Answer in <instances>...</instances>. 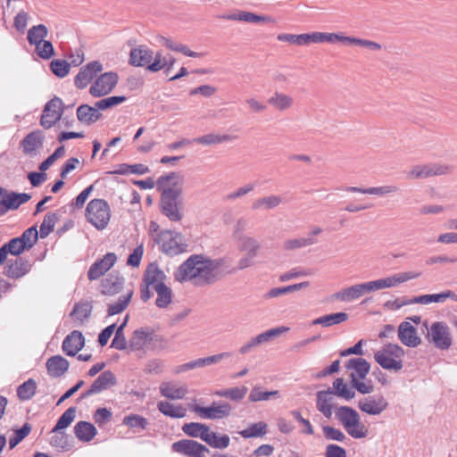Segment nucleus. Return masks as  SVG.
I'll return each mask as SVG.
<instances>
[{
	"mask_svg": "<svg viewBox=\"0 0 457 457\" xmlns=\"http://www.w3.org/2000/svg\"><path fill=\"white\" fill-rule=\"evenodd\" d=\"M224 258L212 259L204 254H192L174 272V278L180 283L191 281L195 286L211 285L228 274L229 270Z\"/></svg>",
	"mask_w": 457,
	"mask_h": 457,
	"instance_id": "obj_1",
	"label": "nucleus"
},
{
	"mask_svg": "<svg viewBox=\"0 0 457 457\" xmlns=\"http://www.w3.org/2000/svg\"><path fill=\"white\" fill-rule=\"evenodd\" d=\"M178 178L176 172H170L158 178L156 186L161 192L160 210L162 214L167 217L170 221H180L184 216V205L182 198V187H166V184Z\"/></svg>",
	"mask_w": 457,
	"mask_h": 457,
	"instance_id": "obj_2",
	"label": "nucleus"
},
{
	"mask_svg": "<svg viewBox=\"0 0 457 457\" xmlns=\"http://www.w3.org/2000/svg\"><path fill=\"white\" fill-rule=\"evenodd\" d=\"M345 369L350 371V384L353 389L361 395L371 394L374 386L370 379H366L370 370V362L362 357H353L345 362Z\"/></svg>",
	"mask_w": 457,
	"mask_h": 457,
	"instance_id": "obj_3",
	"label": "nucleus"
},
{
	"mask_svg": "<svg viewBox=\"0 0 457 457\" xmlns=\"http://www.w3.org/2000/svg\"><path fill=\"white\" fill-rule=\"evenodd\" d=\"M404 350L397 344H386L374 353L376 362L385 370L398 371L403 369Z\"/></svg>",
	"mask_w": 457,
	"mask_h": 457,
	"instance_id": "obj_4",
	"label": "nucleus"
},
{
	"mask_svg": "<svg viewBox=\"0 0 457 457\" xmlns=\"http://www.w3.org/2000/svg\"><path fill=\"white\" fill-rule=\"evenodd\" d=\"M85 217L97 230L104 229L111 219L109 204L104 199H92L87 205Z\"/></svg>",
	"mask_w": 457,
	"mask_h": 457,
	"instance_id": "obj_5",
	"label": "nucleus"
},
{
	"mask_svg": "<svg viewBox=\"0 0 457 457\" xmlns=\"http://www.w3.org/2000/svg\"><path fill=\"white\" fill-rule=\"evenodd\" d=\"M336 396L343 397V378H337L333 383V387L317 392V409L326 418L332 415Z\"/></svg>",
	"mask_w": 457,
	"mask_h": 457,
	"instance_id": "obj_6",
	"label": "nucleus"
},
{
	"mask_svg": "<svg viewBox=\"0 0 457 457\" xmlns=\"http://www.w3.org/2000/svg\"><path fill=\"white\" fill-rule=\"evenodd\" d=\"M181 234L172 230H163L156 235L154 241L160 245L163 253L168 256H175L186 251L187 245L179 241Z\"/></svg>",
	"mask_w": 457,
	"mask_h": 457,
	"instance_id": "obj_7",
	"label": "nucleus"
},
{
	"mask_svg": "<svg viewBox=\"0 0 457 457\" xmlns=\"http://www.w3.org/2000/svg\"><path fill=\"white\" fill-rule=\"evenodd\" d=\"M429 342L439 350H448L452 344L453 338L448 325L443 321L434 322L427 335Z\"/></svg>",
	"mask_w": 457,
	"mask_h": 457,
	"instance_id": "obj_8",
	"label": "nucleus"
},
{
	"mask_svg": "<svg viewBox=\"0 0 457 457\" xmlns=\"http://www.w3.org/2000/svg\"><path fill=\"white\" fill-rule=\"evenodd\" d=\"M345 430L353 438L361 439L368 436V427L361 421L359 412L348 406H345Z\"/></svg>",
	"mask_w": 457,
	"mask_h": 457,
	"instance_id": "obj_9",
	"label": "nucleus"
},
{
	"mask_svg": "<svg viewBox=\"0 0 457 457\" xmlns=\"http://www.w3.org/2000/svg\"><path fill=\"white\" fill-rule=\"evenodd\" d=\"M63 109L64 106L61 98L57 96L52 98L44 106L40 118V125L46 129L52 128L62 119Z\"/></svg>",
	"mask_w": 457,
	"mask_h": 457,
	"instance_id": "obj_10",
	"label": "nucleus"
},
{
	"mask_svg": "<svg viewBox=\"0 0 457 457\" xmlns=\"http://www.w3.org/2000/svg\"><path fill=\"white\" fill-rule=\"evenodd\" d=\"M171 451L185 457H206L210 453L208 447L192 439H181L174 442L171 445Z\"/></svg>",
	"mask_w": 457,
	"mask_h": 457,
	"instance_id": "obj_11",
	"label": "nucleus"
},
{
	"mask_svg": "<svg viewBox=\"0 0 457 457\" xmlns=\"http://www.w3.org/2000/svg\"><path fill=\"white\" fill-rule=\"evenodd\" d=\"M30 198L29 194L9 192L0 187V216L5 214L9 210L18 209L22 204L29 201Z\"/></svg>",
	"mask_w": 457,
	"mask_h": 457,
	"instance_id": "obj_12",
	"label": "nucleus"
},
{
	"mask_svg": "<svg viewBox=\"0 0 457 457\" xmlns=\"http://www.w3.org/2000/svg\"><path fill=\"white\" fill-rule=\"evenodd\" d=\"M452 167L447 164L441 163H428L425 165H415L409 171L407 178L420 179H427L433 176H440L447 174L451 171Z\"/></svg>",
	"mask_w": 457,
	"mask_h": 457,
	"instance_id": "obj_13",
	"label": "nucleus"
},
{
	"mask_svg": "<svg viewBox=\"0 0 457 457\" xmlns=\"http://www.w3.org/2000/svg\"><path fill=\"white\" fill-rule=\"evenodd\" d=\"M118 74L113 71L104 72L100 75L89 88V93L94 97H101L112 91L118 83Z\"/></svg>",
	"mask_w": 457,
	"mask_h": 457,
	"instance_id": "obj_14",
	"label": "nucleus"
},
{
	"mask_svg": "<svg viewBox=\"0 0 457 457\" xmlns=\"http://www.w3.org/2000/svg\"><path fill=\"white\" fill-rule=\"evenodd\" d=\"M117 384V378L112 371L104 370L91 384L88 389L80 394V399H86L93 395L99 394Z\"/></svg>",
	"mask_w": 457,
	"mask_h": 457,
	"instance_id": "obj_15",
	"label": "nucleus"
},
{
	"mask_svg": "<svg viewBox=\"0 0 457 457\" xmlns=\"http://www.w3.org/2000/svg\"><path fill=\"white\" fill-rule=\"evenodd\" d=\"M232 407L226 402H213L211 406L203 407L195 405L194 411L201 418L210 420H219L229 416Z\"/></svg>",
	"mask_w": 457,
	"mask_h": 457,
	"instance_id": "obj_16",
	"label": "nucleus"
},
{
	"mask_svg": "<svg viewBox=\"0 0 457 457\" xmlns=\"http://www.w3.org/2000/svg\"><path fill=\"white\" fill-rule=\"evenodd\" d=\"M387 407L388 402L382 395H368L358 401V408L369 415H379Z\"/></svg>",
	"mask_w": 457,
	"mask_h": 457,
	"instance_id": "obj_17",
	"label": "nucleus"
},
{
	"mask_svg": "<svg viewBox=\"0 0 457 457\" xmlns=\"http://www.w3.org/2000/svg\"><path fill=\"white\" fill-rule=\"evenodd\" d=\"M102 70L103 65L100 62L93 61L88 62L86 66L82 67L76 75L74 79L75 86L79 89L86 88Z\"/></svg>",
	"mask_w": 457,
	"mask_h": 457,
	"instance_id": "obj_18",
	"label": "nucleus"
},
{
	"mask_svg": "<svg viewBox=\"0 0 457 457\" xmlns=\"http://www.w3.org/2000/svg\"><path fill=\"white\" fill-rule=\"evenodd\" d=\"M117 256L114 253H107L103 258L96 261L87 271L89 280H96L107 272L116 262Z\"/></svg>",
	"mask_w": 457,
	"mask_h": 457,
	"instance_id": "obj_19",
	"label": "nucleus"
},
{
	"mask_svg": "<svg viewBox=\"0 0 457 457\" xmlns=\"http://www.w3.org/2000/svg\"><path fill=\"white\" fill-rule=\"evenodd\" d=\"M153 58L154 51L145 45H139L130 50L129 63L134 67H145L147 70Z\"/></svg>",
	"mask_w": 457,
	"mask_h": 457,
	"instance_id": "obj_20",
	"label": "nucleus"
},
{
	"mask_svg": "<svg viewBox=\"0 0 457 457\" xmlns=\"http://www.w3.org/2000/svg\"><path fill=\"white\" fill-rule=\"evenodd\" d=\"M32 268L31 262L23 258L17 257L15 260L9 261L4 268V274L12 279H19L28 274Z\"/></svg>",
	"mask_w": 457,
	"mask_h": 457,
	"instance_id": "obj_21",
	"label": "nucleus"
},
{
	"mask_svg": "<svg viewBox=\"0 0 457 457\" xmlns=\"http://www.w3.org/2000/svg\"><path fill=\"white\" fill-rule=\"evenodd\" d=\"M85 345V338L79 330H73L65 337L62 341V349L68 356H75Z\"/></svg>",
	"mask_w": 457,
	"mask_h": 457,
	"instance_id": "obj_22",
	"label": "nucleus"
},
{
	"mask_svg": "<svg viewBox=\"0 0 457 457\" xmlns=\"http://www.w3.org/2000/svg\"><path fill=\"white\" fill-rule=\"evenodd\" d=\"M399 340L408 347L418 346L421 340L417 335V329L408 321H403L398 327Z\"/></svg>",
	"mask_w": 457,
	"mask_h": 457,
	"instance_id": "obj_23",
	"label": "nucleus"
},
{
	"mask_svg": "<svg viewBox=\"0 0 457 457\" xmlns=\"http://www.w3.org/2000/svg\"><path fill=\"white\" fill-rule=\"evenodd\" d=\"M220 18L227 21H244L247 23L270 22L273 21L270 16L258 15L246 11H237L233 13L222 14Z\"/></svg>",
	"mask_w": 457,
	"mask_h": 457,
	"instance_id": "obj_24",
	"label": "nucleus"
},
{
	"mask_svg": "<svg viewBox=\"0 0 457 457\" xmlns=\"http://www.w3.org/2000/svg\"><path fill=\"white\" fill-rule=\"evenodd\" d=\"M77 119L79 122L85 125H91L102 118V113L99 112L98 108L90 106L88 104H81L77 108Z\"/></svg>",
	"mask_w": 457,
	"mask_h": 457,
	"instance_id": "obj_25",
	"label": "nucleus"
},
{
	"mask_svg": "<svg viewBox=\"0 0 457 457\" xmlns=\"http://www.w3.org/2000/svg\"><path fill=\"white\" fill-rule=\"evenodd\" d=\"M44 134L41 130H34L29 133L21 142V147L24 154H31L43 145Z\"/></svg>",
	"mask_w": 457,
	"mask_h": 457,
	"instance_id": "obj_26",
	"label": "nucleus"
},
{
	"mask_svg": "<svg viewBox=\"0 0 457 457\" xmlns=\"http://www.w3.org/2000/svg\"><path fill=\"white\" fill-rule=\"evenodd\" d=\"M92 304L89 302L76 303L70 316L73 319L75 326L83 325L90 317Z\"/></svg>",
	"mask_w": 457,
	"mask_h": 457,
	"instance_id": "obj_27",
	"label": "nucleus"
},
{
	"mask_svg": "<svg viewBox=\"0 0 457 457\" xmlns=\"http://www.w3.org/2000/svg\"><path fill=\"white\" fill-rule=\"evenodd\" d=\"M47 372L51 377L62 376L69 369V361L61 355L50 357L46 361Z\"/></svg>",
	"mask_w": 457,
	"mask_h": 457,
	"instance_id": "obj_28",
	"label": "nucleus"
},
{
	"mask_svg": "<svg viewBox=\"0 0 457 457\" xmlns=\"http://www.w3.org/2000/svg\"><path fill=\"white\" fill-rule=\"evenodd\" d=\"M157 41L162 46H165L166 48H168L171 51H174V52L182 53L186 56L195 57V58L203 56L202 53L194 52V51L190 50L186 45L178 43L170 37H166L163 36H158Z\"/></svg>",
	"mask_w": 457,
	"mask_h": 457,
	"instance_id": "obj_29",
	"label": "nucleus"
},
{
	"mask_svg": "<svg viewBox=\"0 0 457 457\" xmlns=\"http://www.w3.org/2000/svg\"><path fill=\"white\" fill-rule=\"evenodd\" d=\"M123 284L122 277L110 274L101 282V293L105 295H116L122 289Z\"/></svg>",
	"mask_w": 457,
	"mask_h": 457,
	"instance_id": "obj_30",
	"label": "nucleus"
},
{
	"mask_svg": "<svg viewBox=\"0 0 457 457\" xmlns=\"http://www.w3.org/2000/svg\"><path fill=\"white\" fill-rule=\"evenodd\" d=\"M166 275L156 263H150L143 275V282L147 286H155L156 284L164 283Z\"/></svg>",
	"mask_w": 457,
	"mask_h": 457,
	"instance_id": "obj_31",
	"label": "nucleus"
},
{
	"mask_svg": "<svg viewBox=\"0 0 457 457\" xmlns=\"http://www.w3.org/2000/svg\"><path fill=\"white\" fill-rule=\"evenodd\" d=\"M150 329V328H140L133 332L129 341V346L131 351L141 350L145 346H147Z\"/></svg>",
	"mask_w": 457,
	"mask_h": 457,
	"instance_id": "obj_32",
	"label": "nucleus"
},
{
	"mask_svg": "<svg viewBox=\"0 0 457 457\" xmlns=\"http://www.w3.org/2000/svg\"><path fill=\"white\" fill-rule=\"evenodd\" d=\"M160 393L168 399L179 400L185 397L187 388L185 386H179L170 382H163L160 386Z\"/></svg>",
	"mask_w": 457,
	"mask_h": 457,
	"instance_id": "obj_33",
	"label": "nucleus"
},
{
	"mask_svg": "<svg viewBox=\"0 0 457 457\" xmlns=\"http://www.w3.org/2000/svg\"><path fill=\"white\" fill-rule=\"evenodd\" d=\"M74 434L81 442L91 441L97 434L96 427L87 421H79L74 427Z\"/></svg>",
	"mask_w": 457,
	"mask_h": 457,
	"instance_id": "obj_34",
	"label": "nucleus"
},
{
	"mask_svg": "<svg viewBox=\"0 0 457 457\" xmlns=\"http://www.w3.org/2000/svg\"><path fill=\"white\" fill-rule=\"evenodd\" d=\"M347 192H353V193H361V194H369V195H376L384 196L386 195L395 193L398 190L397 187L393 185H386L382 187H348L345 188Z\"/></svg>",
	"mask_w": 457,
	"mask_h": 457,
	"instance_id": "obj_35",
	"label": "nucleus"
},
{
	"mask_svg": "<svg viewBox=\"0 0 457 457\" xmlns=\"http://www.w3.org/2000/svg\"><path fill=\"white\" fill-rule=\"evenodd\" d=\"M236 138L235 136H231L228 134H214L209 133L204 136L193 138L194 143L203 145H219L225 142L232 141Z\"/></svg>",
	"mask_w": 457,
	"mask_h": 457,
	"instance_id": "obj_36",
	"label": "nucleus"
},
{
	"mask_svg": "<svg viewBox=\"0 0 457 457\" xmlns=\"http://www.w3.org/2000/svg\"><path fill=\"white\" fill-rule=\"evenodd\" d=\"M293 103L294 100L290 96L278 91L268 99V104L279 112L291 108Z\"/></svg>",
	"mask_w": 457,
	"mask_h": 457,
	"instance_id": "obj_37",
	"label": "nucleus"
},
{
	"mask_svg": "<svg viewBox=\"0 0 457 457\" xmlns=\"http://www.w3.org/2000/svg\"><path fill=\"white\" fill-rule=\"evenodd\" d=\"M182 431L191 437H197L204 441L205 436L208 435L210 428L203 423L190 422L185 423Z\"/></svg>",
	"mask_w": 457,
	"mask_h": 457,
	"instance_id": "obj_38",
	"label": "nucleus"
},
{
	"mask_svg": "<svg viewBox=\"0 0 457 457\" xmlns=\"http://www.w3.org/2000/svg\"><path fill=\"white\" fill-rule=\"evenodd\" d=\"M154 290L157 294L155 304L159 308H166L172 301V291L165 283L156 284Z\"/></svg>",
	"mask_w": 457,
	"mask_h": 457,
	"instance_id": "obj_39",
	"label": "nucleus"
},
{
	"mask_svg": "<svg viewBox=\"0 0 457 457\" xmlns=\"http://www.w3.org/2000/svg\"><path fill=\"white\" fill-rule=\"evenodd\" d=\"M283 203V199L279 195H270L256 199L253 204V210H271L277 208Z\"/></svg>",
	"mask_w": 457,
	"mask_h": 457,
	"instance_id": "obj_40",
	"label": "nucleus"
},
{
	"mask_svg": "<svg viewBox=\"0 0 457 457\" xmlns=\"http://www.w3.org/2000/svg\"><path fill=\"white\" fill-rule=\"evenodd\" d=\"M238 241L240 243L238 246L239 251L246 252L250 257H256L258 255L261 245L257 239L249 236H240L238 237Z\"/></svg>",
	"mask_w": 457,
	"mask_h": 457,
	"instance_id": "obj_41",
	"label": "nucleus"
},
{
	"mask_svg": "<svg viewBox=\"0 0 457 457\" xmlns=\"http://www.w3.org/2000/svg\"><path fill=\"white\" fill-rule=\"evenodd\" d=\"M157 407L163 415L174 419L184 418L187 414V410L182 405L175 406L169 402L161 401Z\"/></svg>",
	"mask_w": 457,
	"mask_h": 457,
	"instance_id": "obj_42",
	"label": "nucleus"
},
{
	"mask_svg": "<svg viewBox=\"0 0 457 457\" xmlns=\"http://www.w3.org/2000/svg\"><path fill=\"white\" fill-rule=\"evenodd\" d=\"M248 388L245 386H235L227 389H220L214 392V395L228 398L231 401L238 402L245 398Z\"/></svg>",
	"mask_w": 457,
	"mask_h": 457,
	"instance_id": "obj_43",
	"label": "nucleus"
},
{
	"mask_svg": "<svg viewBox=\"0 0 457 457\" xmlns=\"http://www.w3.org/2000/svg\"><path fill=\"white\" fill-rule=\"evenodd\" d=\"M48 35V29L44 24L32 26L28 31V41L31 46L40 45Z\"/></svg>",
	"mask_w": 457,
	"mask_h": 457,
	"instance_id": "obj_44",
	"label": "nucleus"
},
{
	"mask_svg": "<svg viewBox=\"0 0 457 457\" xmlns=\"http://www.w3.org/2000/svg\"><path fill=\"white\" fill-rule=\"evenodd\" d=\"M204 442L212 448L225 449L229 445L230 438L228 435H219L216 432L209 431L205 436Z\"/></svg>",
	"mask_w": 457,
	"mask_h": 457,
	"instance_id": "obj_45",
	"label": "nucleus"
},
{
	"mask_svg": "<svg viewBox=\"0 0 457 457\" xmlns=\"http://www.w3.org/2000/svg\"><path fill=\"white\" fill-rule=\"evenodd\" d=\"M239 434L244 438L262 437L267 434V424L263 421L252 423Z\"/></svg>",
	"mask_w": 457,
	"mask_h": 457,
	"instance_id": "obj_46",
	"label": "nucleus"
},
{
	"mask_svg": "<svg viewBox=\"0 0 457 457\" xmlns=\"http://www.w3.org/2000/svg\"><path fill=\"white\" fill-rule=\"evenodd\" d=\"M76 411L77 408L75 406L68 408L58 419L51 432H59L68 428L75 420Z\"/></svg>",
	"mask_w": 457,
	"mask_h": 457,
	"instance_id": "obj_47",
	"label": "nucleus"
},
{
	"mask_svg": "<svg viewBox=\"0 0 457 457\" xmlns=\"http://www.w3.org/2000/svg\"><path fill=\"white\" fill-rule=\"evenodd\" d=\"M37 392V383L33 378H29L17 387V396L21 401L30 400Z\"/></svg>",
	"mask_w": 457,
	"mask_h": 457,
	"instance_id": "obj_48",
	"label": "nucleus"
},
{
	"mask_svg": "<svg viewBox=\"0 0 457 457\" xmlns=\"http://www.w3.org/2000/svg\"><path fill=\"white\" fill-rule=\"evenodd\" d=\"M421 275L420 272H415V271H406V272H401L395 274L393 276H389L385 278V280L386 281V287H394L397 285L406 282L410 279L417 278Z\"/></svg>",
	"mask_w": 457,
	"mask_h": 457,
	"instance_id": "obj_49",
	"label": "nucleus"
},
{
	"mask_svg": "<svg viewBox=\"0 0 457 457\" xmlns=\"http://www.w3.org/2000/svg\"><path fill=\"white\" fill-rule=\"evenodd\" d=\"M271 397H279V392L278 390L263 391L261 386H254L249 394L248 400L252 403H256L260 401H268Z\"/></svg>",
	"mask_w": 457,
	"mask_h": 457,
	"instance_id": "obj_50",
	"label": "nucleus"
},
{
	"mask_svg": "<svg viewBox=\"0 0 457 457\" xmlns=\"http://www.w3.org/2000/svg\"><path fill=\"white\" fill-rule=\"evenodd\" d=\"M122 424L130 428L145 430L149 425V421L141 415L131 413L123 418Z\"/></svg>",
	"mask_w": 457,
	"mask_h": 457,
	"instance_id": "obj_51",
	"label": "nucleus"
},
{
	"mask_svg": "<svg viewBox=\"0 0 457 457\" xmlns=\"http://www.w3.org/2000/svg\"><path fill=\"white\" fill-rule=\"evenodd\" d=\"M133 292L130 291L127 295L120 296L116 303L109 304L107 310L108 316H113L122 312L128 307Z\"/></svg>",
	"mask_w": 457,
	"mask_h": 457,
	"instance_id": "obj_52",
	"label": "nucleus"
},
{
	"mask_svg": "<svg viewBox=\"0 0 457 457\" xmlns=\"http://www.w3.org/2000/svg\"><path fill=\"white\" fill-rule=\"evenodd\" d=\"M59 217L56 212H48L45 215L43 222L40 225L39 235L41 238H46L54 228Z\"/></svg>",
	"mask_w": 457,
	"mask_h": 457,
	"instance_id": "obj_53",
	"label": "nucleus"
},
{
	"mask_svg": "<svg viewBox=\"0 0 457 457\" xmlns=\"http://www.w3.org/2000/svg\"><path fill=\"white\" fill-rule=\"evenodd\" d=\"M315 243H317V240L312 237L292 238L286 240L284 242L283 247L285 250H295L314 245Z\"/></svg>",
	"mask_w": 457,
	"mask_h": 457,
	"instance_id": "obj_54",
	"label": "nucleus"
},
{
	"mask_svg": "<svg viewBox=\"0 0 457 457\" xmlns=\"http://www.w3.org/2000/svg\"><path fill=\"white\" fill-rule=\"evenodd\" d=\"M55 435L50 438V445L62 451H69L71 447L69 442V435L63 431L54 432Z\"/></svg>",
	"mask_w": 457,
	"mask_h": 457,
	"instance_id": "obj_55",
	"label": "nucleus"
},
{
	"mask_svg": "<svg viewBox=\"0 0 457 457\" xmlns=\"http://www.w3.org/2000/svg\"><path fill=\"white\" fill-rule=\"evenodd\" d=\"M289 330V328L287 327H278L274 328H270L269 330H266L255 337L256 342H258L259 345L264 343H267L273 338L280 336L284 332H287Z\"/></svg>",
	"mask_w": 457,
	"mask_h": 457,
	"instance_id": "obj_56",
	"label": "nucleus"
},
{
	"mask_svg": "<svg viewBox=\"0 0 457 457\" xmlns=\"http://www.w3.org/2000/svg\"><path fill=\"white\" fill-rule=\"evenodd\" d=\"M71 69V64L61 59H54L50 62L51 71L58 78H64L68 75Z\"/></svg>",
	"mask_w": 457,
	"mask_h": 457,
	"instance_id": "obj_57",
	"label": "nucleus"
},
{
	"mask_svg": "<svg viewBox=\"0 0 457 457\" xmlns=\"http://www.w3.org/2000/svg\"><path fill=\"white\" fill-rule=\"evenodd\" d=\"M31 429L32 426L26 422L21 428L14 430L13 436L9 438V448L13 449L30 433Z\"/></svg>",
	"mask_w": 457,
	"mask_h": 457,
	"instance_id": "obj_58",
	"label": "nucleus"
},
{
	"mask_svg": "<svg viewBox=\"0 0 457 457\" xmlns=\"http://www.w3.org/2000/svg\"><path fill=\"white\" fill-rule=\"evenodd\" d=\"M18 238L29 250L33 247L38 239V232L35 226L27 228Z\"/></svg>",
	"mask_w": 457,
	"mask_h": 457,
	"instance_id": "obj_59",
	"label": "nucleus"
},
{
	"mask_svg": "<svg viewBox=\"0 0 457 457\" xmlns=\"http://www.w3.org/2000/svg\"><path fill=\"white\" fill-rule=\"evenodd\" d=\"M125 101L126 96H113L96 102V106L98 108V111H104L122 104Z\"/></svg>",
	"mask_w": 457,
	"mask_h": 457,
	"instance_id": "obj_60",
	"label": "nucleus"
},
{
	"mask_svg": "<svg viewBox=\"0 0 457 457\" xmlns=\"http://www.w3.org/2000/svg\"><path fill=\"white\" fill-rule=\"evenodd\" d=\"M343 322V312L325 315L312 320V325H322L324 327H329L334 324H339Z\"/></svg>",
	"mask_w": 457,
	"mask_h": 457,
	"instance_id": "obj_61",
	"label": "nucleus"
},
{
	"mask_svg": "<svg viewBox=\"0 0 457 457\" xmlns=\"http://www.w3.org/2000/svg\"><path fill=\"white\" fill-rule=\"evenodd\" d=\"M413 303L420 304H429L431 303H443L445 302L444 292L439 294H432V295H422L419 296H415L411 298Z\"/></svg>",
	"mask_w": 457,
	"mask_h": 457,
	"instance_id": "obj_62",
	"label": "nucleus"
},
{
	"mask_svg": "<svg viewBox=\"0 0 457 457\" xmlns=\"http://www.w3.org/2000/svg\"><path fill=\"white\" fill-rule=\"evenodd\" d=\"M37 54L44 59L48 60L54 55V48L51 41L44 40L40 45L35 46Z\"/></svg>",
	"mask_w": 457,
	"mask_h": 457,
	"instance_id": "obj_63",
	"label": "nucleus"
},
{
	"mask_svg": "<svg viewBox=\"0 0 457 457\" xmlns=\"http://www.w3.org/2000/svg\"><path fill=\"white\" fill-rule=\"evenodd\" d=\"M112 411L107 408H98L94 412V420L99 426L103 427L106 423H108L112 419Z\"/></svg>",
	"mask_w": 457,
	"mask_h": 457,
	"instance_id": "obj_64",
	"label": "nucleus"
}]
</instances>
